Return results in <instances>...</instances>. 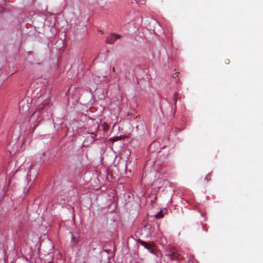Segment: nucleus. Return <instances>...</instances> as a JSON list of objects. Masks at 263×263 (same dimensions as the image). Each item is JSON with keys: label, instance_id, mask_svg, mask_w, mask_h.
<instances>
[{"label": "nucleus", "instance_id": "1a4fd4ad", "mask_svg": "<svg viewBox=\"0 0 263 263\" xmlns=\"http://www.w3.org/2000/svg\"><path fill=\"white\" fill-rule=\"evenodd\" d=\"M30 188V187H28L27 188L25 187L24 189V193L25 194V195H26L27 193L29 192Z\"/></svg>", "mask_w": 263, "mask_h": 263}, {"label": "nucleus", "instance_id": "f03ea898", "mask_svg": "<svg viewBox=\"0 0 263 263\" xmlns=\"http://www.w3.org/2000/svg\"><path fill=\"white\" fill-rule=\"evenodd\" d=\"M140 243L145 248L147 249L149 252H153V249L152 247L149 246L146 242L141 240L140 241Z\"/></svg>", "mask_w": 263, "mask_h": 263}, {"label": "nucleus", "instance_id": "4468645a", "mask_svg": "<svg viewBox=\"0 0 263 263\" xmlns=\"http://www.w3.org/2000/svg\"><path fill=\"white\" fill-rule=\"evenodd\" d=\"M201 216H202L203 217V215L202 213H201Z\"/></svg>", "mask_w": 263, "mask_h": 263}, {"label": "nucleus", "instance_id": "ddd939ff", "mask_svg": "<svg viewBox=\"0 0 263 263\" xmlns=\"http://www.w3.org/2000/svg\"><path fill=\"white\" fill-rule=\"evenodd\" d=\"M96 129H97L98 128V123H96Z\"/></svg>", "mask_w": 263, "mask_h": 263}, {"label": "nucleus", "instance_id": "9b49d317", "mask_svg": "<svg viewBox=\"0 0 263 263\" xmlns=\"http://www.w3.org/2000/svg\"><path fill=\"white\" fill-rule=\"evenodd\" d=\"M169 256L171 259H173L175 257V255L173 253H172L169 254Z\"/></svg>", "mask_w": 263, "mask_h": 263}, {"label": "nucleus", "instance_id": "7ed1b4c3", "mask_svg": "<svg viewBox=\"0 0 263 263\" xmlns=\"http://www.w3.org/2000/svg\"><path fill=\"white\" fill-rule=\"evenodd\" d=\"M31 172H34V175L33 176V179H35V178L36 176V171L33 170L32 168H31V167H30V170L28 171V173L27 174V179H29L30 180H31L32 179V177H31Z\"/></svg>", "mask_w": 263, "mask_h": 263}, {"label": "nucleus", "instance_id": "0eeeda50", "mask_svg": "<svg viewBox=\"0 0 263 263\" xmlns=\"http://www.w3.org/2000/svg\"><path fill=\"white\" fill-rule=\"evenodd\" d=\"M111 36H114L115 39H116V40L119 39L121 37V35L120 34L113 33H111Z\"/></svg>", "mask_w": 263, "mask_h": 263}, {"label": "nucleus", "instance_id": "423d86ee", "mask_svg": "<svg viewBox=\"0 0 263 263\" xmlns=\"http://www.w3.org/2000/svg\"><path fill=\"white\" fill-rule=\"evenodd\" d=\"M102 127L103 130L105 132H107L109 130V126L106 122L103 123Z\"/></svg>", "mask_w": 263, "mask_h": 263}, {"label": "nucleus", "instance_id": "2eb2a0df", "mask_svg": "<svg viewBox=\"0 0 263 263\" xmlns=\"http://www.w3.org/2000/svg\"><path fill=\"white\" fill-rule=\"evenodd\" d=\"M30 143V141H28L27 143L29 144Z\"/></svg>", "mask_w": 263, "mask_h": 263}, {"label": "nucleus", "instance_id": "f257e3e1", "mask_svg": "<svg viewBox=\"0 0 263 263\" xmlns=\"http://www.w3.org/2000/svg\"><path fill=\"white\" fill-rule=\"evenodd\" d=\"M41 120V113L40 111H36L33 112L30 117V121L32 122L34 121V125L37 126L38 123Z\"/></svg>", "mask_w": 263, "mask_h": 263}, {"label": "nucleus", "instance_id": "dca6fc26", "mask_svg": "<svg viewBox=\"0 0 263 263\" xmlns=\"http://www.w3.org/2000/svg\"><path fill=\"white\" fill-rule=\"evenodd\" d=\"M49 263H53V262H49Z\"/></svg>", "mask_w": 263, "mask_h": 263}, {"label": "nucleus", "instance_id": "20e7f679", "mask_svg": "<svg viewBox=\"0 0 263 263\" xmlns=\"http://www.w3.org/2000/svg\"><path fill=\"white\" fill-rule=\"evenodd\" d=\"M116 39H115L114 36H111V33H110V35L106 37V43L108 44H112L114 43Z\"/></svg>", "mask_w": 263, "mask_h": 263}, {"label": "nucleus", "instance_id": "39448f33", "mask_svg": "<svg viewBox=\"0 0 263 263\" xmlns=\"http://www.w3.org/2000/svg\"><path fill=\"white\" fill-rule=\"evenodd\" d=\"M164 214H162V210H160L159 212L155 215V218L156 219H161L163 218Z\"/></svg>", "mask_w": 263, "mask_h": 263}, {"label": "nucleus", "instance_id": "f8f14e48", "mask_svg": "<svg viewBox=\"0 0 263 263\" xmlns=\"http://www.w3.org/2000/svg\"><path fill=\"white\" fill-rule=\"evenodd\" d=\"M179 73V72H175V73H174V74H173V78H176V77H177L178 76Z\"/></svg>", "mask_w": 263, "mask_h": 263}, {"label": "nucleus", "instance_id": "9d476101", "mask_svg": "<svg viewBox=\"0 0 263 263\" xmlns=\"http://www.w3.org/2000/svg\"><path fill=\"white\" fill-rule=\"evenodd\" d=\"M120 139H120V137H115L112 138L110 140H112L113 142H115V141H117L120 140Z\"/></svg>", "mask_w": 263, "mask_h": 263}, {"label": "nucleus", "instance_id": "6e6552de", "mask_svg": "<svg viewBox=\"0 0 263 263\" xmlns=\"http://www.w3.org/2000/svg\"><path fill=\"white\" fill-rule=\"evenodd\" d=\"M204 180H206L207 182L211 180L210 173H209L208 174H207L206 175V176L205 177Z\"/></svg>", "mask_w": 263, "mask_h": 263}]
</instances>
